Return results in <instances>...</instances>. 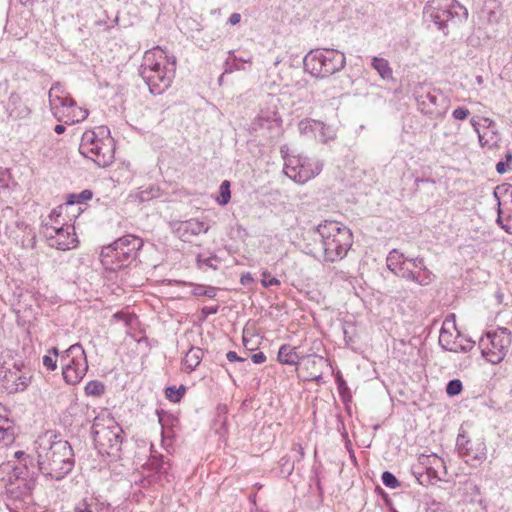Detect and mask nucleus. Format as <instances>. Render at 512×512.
<instances>
[{
    "label": "nucleus",
    "instance_id": "obj_1",
    "mask_svg": "<svg viewBox=\"0 0 512 512\" xmlns=\"http://www.w3.org/2000/svg\"><path fill=\"white\" fill-rule=\"evenodd\" d=\"M34 449L40 472L51 479H63L75 465L74 452L70 443L51 431L37 438Z\"/></svg>",
    "mask_w": 512,
    "mask_h": 512
},
{
    "label": "nucleus",
    "instance_id": "obj_2",
    "mask_svg": "<svg viewBox=\"0 0 512 512\" xmlns=\"http://www.w3.org/2000/svg\"><path fill=\"white\" fill-rule=\"evenodd\" d=\"M175 72V57H168L160 47L145 52L140 75L152 94L163 93L171 85Z\"/></svg>",
    "mask_w": 512,
    "mask_h": 512
},
{
    "label": "nucleus",
    "instance_id": "obj_3",
    "mask_svg": "<svg viewBox=\"0 0 512 512\" xmlns=\"http://www.w3.org/2000/svg\"><path fill=\"white\" fill-rule=\"evenodd\" d=\"M323 260L336 262L343 259L353 244L351 230L343 224L325 220L316 227Z\"/></svg>",
    "mask_w": 512,
    "mask_h": 512
},
{
    "label": "nucleus",
    "instance_id": "obj_4",
    "mask_svg": "<svg viewBox=\"0 0 512 512\" xmlns=\"http://www.w3.org/2000/svg\"><path fill=\"white\" fill-rule=\"evenodd\" d=\"M142 246L141 238L131 234L125 235L102 248L100 253L101 262L110 270L128 266L136 260Z\"/></svg>",
    "mask_w": 512,
    "mask_h": 512
},
{
    "label": "nucleus",
    "instance_id": "obj_5",
    "mask_svg": "<svg viewBox=\"0 0 512 512\" xmlns=\"http://www.w3.org/2000/svg\"><path fill=\"white\" fill-rule=\"evenodd\" d=\"M304 68L312 76L327 78L339 71L346 65L344 53L336 49H313L310 50L303 60Z\"/></svg>",
    "mask_w": 512,
    "mask_h": 512
},
{
    "label": "nucleus",
    "instance_id": "obj_6",
    "mask_svg": "<svg viewBox=\"0 0 512 512\" xmlns=\"http://www.w3.org/2000/svg\"><path fill=\"white\" fill-rule=\"evenodd\" d=\"M48 97L51 112L57 121L71 125L87 118L88 111L78 107L59 84L50 88Z\"/></svg>",
    "mask_w": 512,
    "mask_h": 512
},
{
    "label": "nucleus",
    "instance_id": "obj_7",
    "mask_svg": "<svg viewBox=\"0 0 512 512\" xmlns=\"http://www.w3.org/2000/svg\"><path fill=\"white\" fill-rule=\"evenodd\" d=\"M92 435L95 447L101 455L119 456L123 442V430L115 421L108 419L105 424L96 418L92 426Z\"/></svg>",
    "mask_w": 512,
    "mask_h": 512
},
{
    "label": "nucleus",
    "instance_id": "obj_8",
    "mask_svg": "<svg viewBox=\"0 0 512 512\" xmlns=\"http://www.w3.org/2000/svg\"><path fill=\"white\" fill-rule=\"evenodd\" d=\"M80 153L91 159L99 167H107L114 158V147L112 139L108 136L103 138L95 131H86L83 133L79 145Z\"/></svg>",
    "mask_w": 512,
    "mask_h": 512
},
{
    "label": "nucleus",
    "instance_id": "obj_9",
    "mask_svg": "<svg viewBox=\"0 0 512 512\" xmlns=\"http://www.w3.org/2000/svg\"><path fill=\"white\" fill-rule=\"evenodd\" d=\"M510 345L511 332L505 327L488 332L480 340L482 356L492 364H498L504 359Z\"/></svg>",
    "mask_w": 512,
    "mask_h": 512
},
{
    "label": "nucleus",
    "instance_id": "obj_10",
    "mask_svg": "<svg viewBox=\"0 0 512 512\" xmlns=\"http://www.w3.org/2000/svg\"><path fill=\"white\" fill-rule=\"evenodd\" d=\"M322 168L323 163L316 158L292 155L285 161L284 172L296 183L303 184L317 176Z\"/></svg>",
    "mask_w": 512,
    "mask_h": 512
},
{
    "label": "nucleus",
    "instance_id": "obj_11",
    "mask_svg": "<svg viewBox=\"0 0 512 512\" xmlns=\"http://www.w3.org/2000/svg\"><path fill=\"white\" fill-rule=\"evenodd\" d=\"M6 494L11 499H21L28 496L34 488L35 480L26 466L15 467L7 480H3Z\"/></svg>",
    "mask_w": 512,
    "mask_h": 512
},
{
    "label": "nucleus",
    "instance_id": "obj_12",
    "mask_svg": "<svg viewBox=\"0 0 512 512\" xmlns=\"http://www.w3.org/2000/svg\"><path fill=\"white\" fill-rule=\"evenodd\" d=\"M419 110L429 116H441L448 109L447 97L437 89L420 90L415 92Z\"/></svg>",
    "mask_w": 512,
    "mask_h": 512
},
{
    "label": "nucleus",
    "instance_id": "obj_13",
    "mask_svg": "<svg viewBox=\"0 0 512 512\" xmlns=\"http://www.w3.org/2000/svg\"><path fill=\"white\" fill-rule=\"evenodd\" d=\"M42 234L45 236L48 245L58 250H70L78 244L73 225H66L65 227L42 226Z\"/></svg>",
    "mask_w": 512,
    "mask_h": 512
},
{
    "label": "nucleus",
    "instance_id": "obj_14",
    "mask_svg": "<svg viewBox=\"0 0 512 512\" xmlns=\"http://www.w3.org/2000/svg\"><path fill=\"white\" fill-rule=\"evenodd\" d=\"M462 8L456 0H430L425 7V14L440 30L457 14L456 9Z\"/></svg>",
    "mask_w": 512,
    "mask_h": 512
},
{
    "label": "nucleus",
    "instance_id": "obj_15",
    "mask_svg": "<svg viewBox=\"0 0 512 512\" xmlns=\"http://www.w3.org/2000/svg\"><path fill=\"white\" fill-rule=\"evenodd\" d=\"M173 233L182 241L190 242L194 236L207 233L209 227L197 219L176 221L171 224Z\"/></svg>",
    "mask_w": 512,
    "mask_h": 512
},
{
    "label": "nucleus",
    "instance_id": "obj_16",
    "mask_svg": "<svg viewBox=\"0 0 512 512\" xmlns=\"http://www.w3.org/2000/svg\"><path fill=\"white\" fill-rule=\"evenodd\" d=\"M252 129L256 132H266L270 138L277 137L282 132V120L277 113H261L252 122Z\"/></svg>",
    "mask_w": 512,
    "mask_h": 512
},
{
    "label": "nucleus",
    "instance_id": "obj_17",
    "mask_svg": "<svg viewBox=\"0 0 512 512\" xmlns=\"http://www.w3.org/2000/svg\"><path fill=\"white\" fill-rule=\"evenodd\" d=\"M302 368L307 372L306 380L319 381L323 375L326 359L316 354H304L301 362Z\"/></svg>",
    "mask_w": 512,
    "mask_h": 512
},
{
    "label": "nucleus",
    "instance_id": "obj_18",
    "mask_svg": "<svg viewBox=\"0 0 512 512\" xmlns=\"http://www.w3.org/2000/svg\"><path fill=\"white\" fill-rule=\"evenodd\" d=\"M460 337L459 333H457V337L454 339L451 332H449L445 323L443 324L440 335H439V345L447 351L451 352H468L472 349L474 342L466 341V344H461L457 339Z\"/></svg>",
    "mask_w": 512,
    "mask_h": 512
},
{
    "label": "nucleus",
    "instance_id": "obj_19",
    "mask_svg": "<svg viewBox=\"0 0 512 512\" xmlns=\"http://www.w3.org/2000/svg\"><path fill=\"white\" fill-rule=\"evenodd\" d=\"M476 448H473L472 443L467 440L463 435L457 438V447L461 455L469 456L473 460L483 461L486 459V447L483 442H478Z\"/></svg>",
    "mask_w": 512,
    "mask_h": 512
},
{
    "label": "nucleus",
    "instance_id": "obj_20",
    "mask_svg": "<svg viewBox=\"0 0 512 512\" xmlns=\"http://www.w3.org/2000/svg\"><path fill=\"white\" fill-rule=\"evenodd\" d=\"M6 111L10 118L14 120L26 119L31 113V109L22 101L21 97L12 93L6 105Z\"/></svg>",
    "mask_w": 512,
    "mask_h": 512
},
{
    "label": "nucleus",
    "instance_id": "obj_21",
    "mask_svg": "<svg viewBox=\"0 0 512 512\" xmlns=\"http://www.w3.org/2000/svg\"><path fill=\"white\" fill-rule=\"evenodd\" d=\"M61 360L64 362V364H71V368L80 366V362L82 360L85 366V370H88L86 353L82 345L79 343L73 344L68 349H66L61 355Z\"/></svg>",
    "mask_w": 512,
    "mask_h": 512
},
{
    "label": "nucleus",
    "instance_id": "obj_22",
    "mask_svg": "<svg viewBox=\"0 0 512 512\" xmlns=\"http://www.w3.org/2000/svg\"><path fill=\"white\" fill-rule=\"evenodd\" d=\"M5 388L10 392L24 391L31 382V376L23 373L19 374L17 371H9L4 376Z\"/></svg>",
    "mask_w": 512,
    "mask_h": 512
},
{
    "label": "nucleus",
    "instance_id": "obj_23",
    "mask_svg": "<svg viewBox=\"0 0 512 512\" xmlns=\"http://www.w3.org/2000/svg\"><path fill=\"white\" fill-rule=\"evenodd\" d=\"M440 459L436 455H429V456H421L420 457V463L422 465H425L426 472H418L415 471L414 473L417 474V480L421 485H428L432 482V480H438L439 477L437 475V471L431 467L428 466V464L439 462Z\"/></svg>",
    "mask_w": 512,
    "mask_h": 512
},
{
    "label": "nucleus",
    "instance_id": "obj_24",
    "mask_svg": "<svg viewBox=\"0 0 512 512\" xmlns=\"http://www.w3.org/2000/svg\"><path fill=\"white\" fill-rule=\"evenodd\" d=\"M303 355L297 352V347L283 344L279 348L277 359L282 364L296 366L300 364Z\"/></svg>",
    "mask_w": 512,
    "mask_h": 512
},
{
    "label": "nucleus",
    "instance_id": "obj_25",
    "mask_svg": "<svg viewBox=\"0 0 512 512\" xmlns=\"http://www.w3.org/2000/svg\"><path fill=\"white\" fill-rule=\"evenodd\" d=\"M95 8H97L98 11L101 12L100 7L97 3L91 4L90 6L86 7L85 9L80 10V12L77 14V17L80 20L84 21L85 26H91V27H97L102 26L106 24V16L104 15L103 18L98 17L97 14L94 13Z\"/></svg>",
    "mask_w": 512,
    "mask_h": 512
},
{
    "label": "nucleus",
    "instance_id": "obj_26",
    "mask_svg": "<svg viewBox=\"0 0 512 512\" xmlns=\"http://www.w3.org/2000/svg\"><path fill=\"white\" fill-rule=\"evenodd\" d=\"M483 17L490 24H497L502 19V8L498 0H485L482 8Z\"/></svg>",
    "mask_w": 512,
    "mask_h": 512
},
{
    "label": "nucleus",
    "instance_id": "obj_27",
    "mask_svg": "<svg viewBox=\"0 0 512 512\" xmlns=\"http://www.w3.org/2000/svg\"><path fill=\"white\" fill-rule=\"evenodd\" d=\"M86 372L87 370H85V366L82 360L80 362V366L76 368H71V364H63L62 375L67 384H78L86 375Z\"/></svg>",
    "mask_w": 512,
    "mask_h": 512
},
{
    "label": "nucleus",
    "instance_id": "obj_28",
    "mask_svg": "<svg viewBox=\"0 0 512 512\" xmlns=\"http://www.w3.org/2000/svg\"><path fill=\"white\" fill-rule=\"evenodd\" d=\"M409 263L412 264L413 267L420 269L418 272L415 271L413 282L426 286L433 281L434 275L424 266V260L422 258L410 259Z\"/></svg>",
    "mask_w": 512,
    "mask_h": 512
},
{
    "label": "nucleus",
    "instance_id": "obj_29",
    "mask_svg": "<svg viewBox=\"0 0 512 512\" xmlns=\"http://www.w3.org/2000/svg\"><path fill=\"white\" fill-rule=\"evenodd\" d=\"M203 355L204 352L201 348L191 347L182 361L183 369L188 373L194 371L201 363Z\"/></svg>",
    "mask_w": 512,
    "mask_h": 512
},
{
    "label": "nucleus",
    "instance_id": "obj_30",
    "mask_svg": "<svg viewBox=\"0 0 512 512\" xmlns=\"http://www.w3.org/2000/svg\"><path fill=\"white\" fill-rule=\"evenodd\" d=\"M478 139L481 147H487L489 149L497 147L501 141V137L497 128L481 129V131H478Z\"/></svg>",
    "mask_w": 512,
    "mask_h": 512
},
{
    "label": "nucleus",
    "instance_id": "obj_31",
    "mask_svg": "<svg viewBox=\"0 0 512 512\" xmlns=\"http://www.w3.org/2000/svg\"><path fill=\"white\" fill-rule=\"evenodd\" d=\"M14 441L12 422L0 414V443L9 445Z\"/></svg>",
    "mask_w": 512,
    "mask_h": 512
},
{
    "label": "nucleus",
    "instance_id": "obj_32",
    "mask_svg": "<svg viewBox=\"0 0 512 512\" xmlns=\"http://www.w3.org/2000/svg\"><path fill=\"white\" fill-rule=\"evenodd\" d=\"M371 66L378 72L382 79H391L393 72L389 65V62L381 57H373Z\"/></svg>",
    "mask_w": 512,
    "mask_h": 512
},
{
    "label": "nucleus",
    "instance_id": "obj_33",
    "mask_svg": "<svg viewBox=\"0 0 512 512\" xmlns=\"http://www.w3.org/2000/svg\"><path fill=\"white\" fill-rule=\"evenodd\" d=\"M68 207L65 204H62L58 206L57 208L53 209L48 217V221L44 223L43 226H63L69 225L68 223L64 222V219H62L63 211H67Z\"/></svg>",
    "mask_w": 512,
    "mask_h": 512
},
{
    "label": "nucleus",
    "instance_id": "obj_34",
    "mask_svg": "<svg viewBox=\"0 0 512 512\" xmlns=\"http://www.w3.org/2000/svg\"><path fill=\"white\" fill-rule=\"evenodd\" d=\"M409 260L410 259H406L404 257V255L402 253H400L398 250L396 249H393L389 252L388 256H387V259H386V263H387V268L390 270V271H393L395 270V268H397L398 266H401L402 264H407L409 263Z\"/></svg>",
    "mask_w": 512,
    "mask_h": 512
},
{
    "label": "nucleus",
    "instance_id": "obj_35",
    "mask_svg": "<svg viewBox=\"0 0 512 512\" xmlns=\"http://www.w3.org/2000/svg\"><path fill=\"white\" fill-rule=\"evenodd\" d=\"M335 136L336 132L331 126L319 121L316 126V138H318L321 142L326 143L329 140H333Z\"/></svg>",
    "mask_w": 512,
    "mask_h": 512
},
{
    "label": "nucleus",
    "instance_id": "obj_36",
    "mask_svg": "<svg viewBox=\"0 0 512 512\" xmlns=\"http://www.w3.org/2000/svg\"><path fill=\"white\" fill-rule=\"evenodd\" d=\"M494 197L497 199V203H498V216H497V219H496V223L498 225H500V227L508 234H512V215H509L506 219H505V222H504V219L502 218V211H501V208H500V199L497 195V192L495 191L494 192Z\"/></svg>",
    "mask_w": 512,
    "mask_h": 512
},
{
    "label": "nucleus",
    "instance_id": "obj_37",
    "mask_svg": "<svg viewBox=\"0 0 512 512\" xmlns=\"http://www.w3.org/2000/svg\"><path fill=\"white\" fill-rule=\"evenodd\" d=\"M85 393L88 396L99 397L105 391V386L102 382L97 380L89 381L85 386Z\"/></svg>",
    "mask_w": 512,
    "mask_h": 512
},
{
    "label": "nucleus",
    "instance_id": "obj_38",
    "mask_svg": "<svg viewBox=\"0 0 512 512\" xmlns=\"http://www.w3.org/2000/svg\"><path fill=\"white\" fill-rule=\"evenodd\" d=\"M319 121L312 119H303L298 123V130L302 135L313 134L316 135V126Z\"/></svg>",
    "mask_w": 512,
    "mask_h": 512
},
{
    "label": "nucleus",
    "instance_id": "obj_39",
    "mask_svg": "<svg viewBox=\"0 0 512 512\" xmlns=\"http://www.w3.org/2000/svg\"><path fill=\"white\" fill-rule=\"evenodd\" d=\"M231 198L230 192V182L228 180H224L219 187V196L216 198V201L219 205H226Z\"/></svg>",
    "mask_w": 512,
    "mask_h": 512
},
{
    "label": "nucleus",
    "instance_id": "obj_40",
    "mask_svg": "<svg viewBox=\"0 0 512 512\" xmlns=\"http://www.w3.org/2000/svg\"><path fill=\"white\" fill-rule=\"evenodd\" d=\"M93 194L90 190H83L79 194H72L69 196L66 203H64L68 208L73 206L76 203H83L92 198Z\"/></svg>",
    "mask_w": 512,
    "mask_h": 512
},
{
    "label": "nucleus",
    "instance_id": "obj_41",
    "mask_svg": "<svg viewBox=\"0 0 512 512\" xmlns=\"http://www.w3.org/2000/svg\"><path fill=\"white\" fill-rule=\"evenodd\" d=\"M157 196H158V190L154 189L153 187H150V188H147L144 190H140L137 193L132 195V197L140 203L149 201Z\"/></svg>",
    "mask_w": 512,
    "mask_h": 512
},
{
    "label": "nucleus",
    "instance_id": "obj_42",
    "mask_svg": "<svg viewBox=\"0 0 512 512\" xmlns=\"http://www.w3.org/2000/svg\"><path fill=\"white\" fill-rule=\"evenodd\" d=\"M184 393H185L184 386H181L178 389L175 387H167L166 391H165V395H166L167 399L170 400L171 402H175V403L179 402L181 400Z\"/></svg>",
    "mask_w": 512,
    "mask_h": 512
},
{
    "label": "nucleus",
    "instance_id": "obj_43",
    "mask_svg": "<svg viewBox=\"0 0 512 512\" xmlns=\"http://www.w3.org/2000/svg\"><path fill=\"white\" fill-rule=\"evenodd\" d=\"M406 265L407 264H402L401 266L395 268V270L392 272L401 278H404L408 281H413L415 278V271L409 269Z\"/></svg>",
    "mask_w": 512,
    "mask_h": 512
},
{
    "label": "nucleus",
    "instance_id": "obj_44",
    "mask_svg": "<svg viewBox=\"0 0 512 512\" xmlns=\"http://www.w3.org/2000/svg\"><path fill=\"white\" fill-rule=\"evenodd\" d=\"M462 382L459 379L450 380L446 387V392L449 396H456L462 391Z\"/></svg>",
    "mask_w": 512,
    "mask_h": 512
},
{
    "label": "nucleus",
    "instance_id": "obj_45",
    "mask_svg": "<svg viewBox=\"0 0 512 512\" xmlns=\"http://www.w3.org/2000/svg\"><path fill=\"white\" fill-rule=\"evenodd\" d=\"M382 482L386 487L391 489H395L400 486V482L397 480V478L388 471H385L382 474Z\"/></svg>",
    "mask_w": 512,
    "mask_h": 512
},
{
    "label": "nucleus",
    "instance_id": "obj_46",
    "mask_svg": "<svg viewBox=\"0 0 512 512\" xmlns=\"http://www.w3.org/2000/svg\"><path fill=\"white\" fill-rule=\"evenodd\" d=\"M261 284L265 288H268L271 286H279L280 280H278L276 277L271 276V274L268 271H263Z\"/></svg>",
    "mask_w": 512,
    "mask_h": 512
},
{
    "label": "nucleus",
    "instance_id": "obj_47",
    "mask_svg": "<svg viewBox=\"0 0 512 512\" xmlns=\"http://www.w3.org/2000/svg\"><path fill=\"white\" fill-rule=\"evenodd\" d=\"M296 461L291 460L289 456H283L281 459H280V466L282 468V472H285L287 473L288 475L292 473V471L294 470V464H295Z\"/></svg>",
    "mask_w": 512,
    "mask_h": 512
},
{
    "label": "nucleus",
    "instance_id": "obj_48",
    "mask_svg": "<svg viewBox=\"0 0 512 512\" xmlns=\"http://www.w3.org/2000/svg\"><path fill=\"white\" fill-rule=\"evenodd\" d=\"M194 294L197 296H207L209 298H213L216 296V288L198 286L194 289Z\"/></svg>",
    "mask_w": 512,
    "mask_h": 512
},
{
    "label": "nucleus",
    "instance_id": "obj_49",
    "mask_svg": "<svg viewBox=\"0 0 512 512\" xmlns=\"http://www.w3.org/2000/svg\"><path fill=\"white\" fill-rule=\"evenodd\" d=\"M217 256L216 255H212L210 257H207V258H202L201 255H198L197 257V262L199 265H205V266H208L212 269H217V266L214 264V262L217 261Z\"/></svg>",
    "mask_w": 512,
    "mask_h": 512
},
{
    "label": "nucleus",
    "instance_id": "obj_50",
    "mask_svg": "<svg viewBox=\"0 0 512 512\" xmlns=\"http://www.w3.org/2000/svg\"><path fill=\"white\" fill-rule=\"evenodd\" d=\"M291 451L295 454L293 458L294 461L300 462L304 458V449L301 444H293Z\"/></svg>",
    "mask_w": 512,
    "mask_h": 512
},
{
    "label": "nucleus",
    "instance_id": "obj_51",
    "mask_svg": "<svg viewBox=\"0 0 512 512\" xmlns=\"http://www.w3.org/2000/svg\"><path fill=\"white\" fill-rule=\"evenodd\" d=\"M452 115L457 120H464L470 115V111L465 107H458L453 111Z\"/></svg>",
    "mask_w": 512,
    "mask_h": 512
},
{
    "label": "nucleus",
    "instance_id": "obj_52",
    "mask_svg": "<svg viewBox=\"0 0 512 512\" xmlns=\"http://www.w3.org/2000/svg\"><path fill=\"white\" fill-rule=\"evenodd\" d=\"M74 512H93L92 504L84 499L75 506Z\"/></svg>",
    "mask_w": 512,
    "mask_h": 512
},
{
    "label": "nucleus",
    "instance_id": "obj_53",
    "mask_svg": "<svg viewBox=\"0 0 512 512\" xmlns=\"http://www.w3.org/2000/svg\"><path fill=\"white\" fill-rule=\"evenodd\" d=\"M43 365L47 368V370L53 371L57 367V359L50 355H45L43 357Z\"/></svg>",
    "mask_w": 512,
    "mask_h": 512
},
{
    "label": "nucleus",
    "instance_id": "obj_54",
    "mask_svg": "<svg viewBox=\"0 0 512 512\" xmlns=\"http://www.w3.org/2000/svg\"><path fill=\"white\" fill-rule=\"evenodd\" d=\"M497 128V125L495 123L494 120L490 119V118H482V124H481V129H495Z\"/></svg>",
    "mask_w": 512,
    "mask_h": 512
},
{
    "label": "nucleus",
    "instance_id": "obj_55",
    "mask_svg": "<svg viewBox=\"0 0 512 512\" xmlns=\"http://www.w3.org/2000/svg\"><path fill=\"white\" fill-rule=\"evenodd\" d=\"M251 360L255 364H261L266 361V355L263 352H258L251 355Z\"/></svg>",
    "mask_w": 512,
    "mask_h": 512
},
{
    "label": "nucleus",
    "instance_id": "obj_56",
    "mask_svg": "<svg viewBox=\"0 0 512 512\" xmlns=\"http://www.w3.org/2000/svg\"><path fill=\"white\" fill-rule=\"evenodd\" d=\"M337 384H338V390H339V394L341 396H344V393L348 390V387L346 385V382L343 380L342 377H338L337 378Z\"/></svg>",
    "mask_w": 512,
    "mask_h": 512
},
{
    "label": "nucleus",
    "instance_id": "obj_57",
    "mask_svg": "<svg viewBox=\"0 0 512 512\" xmlns=\"http://www.w3.org/2000/svg\"><path fill=\"white\" fill-rule=\"evenodd\" d=\"M510 169H511V166L504 163L503 161H500L496 164V171L499 174H504L505 172H507Z\"/></svg>",
    "mask_w": 512,
    "mask_h": 512
},
{
    "label": "nucleus",
    "instance_id": "obj_58",
    "mask_svg": "<svg viewBox=\"0 0 512 512\" xmlns=\"http://www.w3.org/2000/svg\"><path fill=\"white\" fill-rule=\"evenodd\" d=\"M202 314L208 316L218 312V306H205L201 310Z\"/></svg>",
    "mask_w": 512,
    "mask_h": 512
},
{
    "label": "nucleus",
    "instance_id": "obj_59",
    "mask_svg": "<svg viewBox=\"0 0 512 512\" xmlns=\"http://www.w3.org/2000/svg\"><path fill=\"white\" fill-rule=\"evenodd\" d=\"M226 358H227V360H228L229 362H234V361H244V360H245L244 358L239 357L235 351H229V352L226 354Z\"/></svg>",
    "mask_w": 512,
    "mask_h": 512
},
{
    "label": "nucleus",
    "instance_id": "obj_60",
    "mask_svg": "<svg viewBox=\"0 0 512 512\" xmlns=\"http://www.w3.org/2000/svg\"><path fill=\"white\" fill-rule=\"evenodd\" d=\"M241 15L239 13H232L229 17V23L231 25H236L240 22Z\"/></svg>",
    "mask_w": 512,
    "mask_h": 512
},
{
    "label": "nucleus",
    "instance_id": "obj_61",
    "mask_svg": "<svg viewBox=\"0 0 512 512\" xmlns=\"http://www.w3.org/2000/svg\"><path fill=\"white\" fill-rule=\"evenodd\" d=\"M471 125L474 128V131L478 134V131H481V124H479L474 118L471 119Z\"/></svg>",
    "mask_w": 512,
    "mask_h": 512
},
{
    "label": "nucleus",
    "instance_id": "obj_62",
    "mask_svg": "<svg viewBox=\"0 0 512 512\" xmlns=\"http://www.w3.org/2000/svg\"><path fill=\"white\" fill-rule=\"evenodd\" d=\"M65 126L62 125V124H57L55 127H54V131L57 133V134H62L64 131H65Z\"/></svg>",
    "mask_w": 512,
    "mask_h": 512
},
{
    "label": "nucleus",
    "instance_id": "obj_63",
    "mask_svg": "<svg viewBox=\"0 0 512 512\" xmlns=\"http://www.w3.org/2000/svg\"><path fill=\"white\" fill-rule=\"evenodd\" d=\"M505 162L506 164L510 165V163L512 162V153L511 152H507L506 155H505Z\"/></svg>",
    "mask_w": 512,
    "mask_h": 512
},
{
    "label": "nucleus",
    "instance_id": "obj_64",
    "mask_svg": "<svg viewBox=\"0 0 512 512\" xmlns=\"http://www.w3.org/2000/svg\"><path fill=\"white\" fill-rule=\"evenodd\" d=\"M49 353H52V354L54 355V357H53V358H55V359H56V358L58 357V355H59V350H58L56 347H53V348H51V349L49 350Z\"/></svg>",
    "mask_w": 512,
    "mask_h": 512
}]
</instances>
